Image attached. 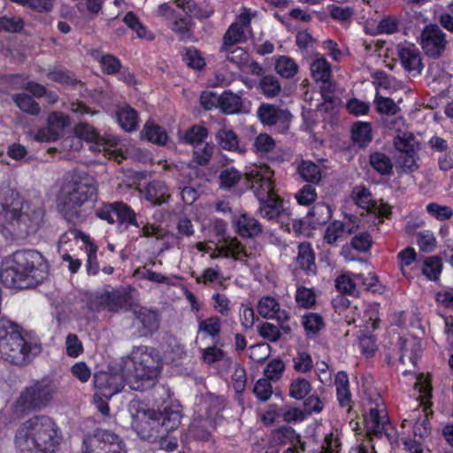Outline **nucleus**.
Returning <instances> with one entry per match:
<instances>
[{
	"label": "nucleus",
	"instance_id": "nucleus-31",
	"mask_svg": "<svg viewBox=\"0 0 453 453\" xmlns=\"http://www.w3.org/2000/svg\"><path fill=\"white\" fill-rule=\"evenodd\" d=\"M297 437L296 430L290 426L284 425L273 429L269 435V444L272 447L294 442Z\"/></svg>",
	"mask_w": 453,
	"mask_h": 453
},
{
	"label": "nucleus",
	"instance_id": "nucleus-17",
	"mask_svg": "<svg viewBox=\"0 0 453 453\" xmlns=\"http://www.w3.org/2000/svg\"><path fill=\"white\" fill-rule=\"evenodd\" d=\"M258 211L260 216L270 221H285L288 219L290 211L285 206V202L279 195H274L265 200H260Z\"/></svg>",
	"mask_w": 453,
	"mask_h": 453
},
{
	"label": "nucleus",
	"instance_id": "nucleus-47",
	"mask_svg": "<svg viewBox=\"0 0 453 453\" xmlns=\"http://www.w3.org/2000/svg\"><path fill=\"white\" fill-rule=\"evenodd\" d=\"M264 125L275 127L279 133H284L289 128V122L293 115H257Z\"/></svg>",
	"mask_w": 453,
	"mask_h": 453
},
{
	"label": "nucleus",
	"instance_id": "nucleus-34",
	"mask_svg": "<svg viewBox=\"0 0 453 453\" xmlns=\"http://www.w3.org/2000/svg\"><path fill=\"white\" fill-rule=\"evenodd\" d=\"M123 22L136 34L137 37L150 42L155 39L154 33L140 21L134 12H128L124 16Z\"/></svg>",
	"mask_w": 453,
	"mask_h": 453
},
{
	"label": "nucleus",
	"instance_id": "nucleus-28",
	"mask_svg": "<svg viewBox=\"0 0 453 453\" xmlns=\"http://www.w3.org/2000/svg\"><path fill=\"white\" fill-rule=\"evenodd\" d=\"M237 234L245 238H253L262 233L261 224L254 218L242 214L235 221Z\"/></svg>",
	"mask_w": 453,
	"mask_h": 453
},
{
	"label": "nucleus",
	"instance_id": "nucleus-49",
	"mask_svg": "<svg viewBox=\"0 0 453 453\" xmlns=\"http://www.w3.org/2000/svg\"><path fill=\"white\" fill-rule=\"evenodd\" d=\"M275 70L281 77L290 79L297 73L298 65L289 57L280 56L276 60Z\"/></svg>",
	"mask_w": 453,
	"mask_h": 453
},
{
	"label": "nucleus",
	"instance_id": "nucleus-19",
	"mask_svg": "<svg viewBox=\"0 0 453 453\" xmlns=\"http://www.w3.org/2000/svg\"><path fill=\"white\" fill-rule=\"evenodd\" d=\"M142 200L151 206H160L170 199L169 188L165 181L153 180L138 189Z\"/></svg>",
	"mask_w": 453,
	"mask_h": 453
},
{
	"label": "nucleus",
	"instance_id": "nucleus-54",
	"mask_svg": "<svg viewBox=\"0 0 453 453\" xmlns=\"http://www.w3.org/2000/svg\"><path fill=\"white\" fill-rule=\"evenodd\" d=\"M297 305L303 309H311L316 303V295L312 288L298 287L295 296Z\"/></svg>",
	"mask_w": 453,
	"mask_h": 453
},
{
	"label": "nucleus",
	"instance_id": "nucleus-4",
	"mask_svg": "<svg viewBox=\"0 0 453 453\" xmlns=\"http://www.w3.org/2000/svg\"><path fill=\"white\" fill-rule=\"evenodd\" d=\"M42 351L38 340L28 337L23 327L4 317L0 318V357L12 365H28Z\"/></svg>",
	"mask_w": 453,
	"mask_h": 453
},
{
	"label": "nucleus",
	"instance_id": "nucleus-43",
	"mask_svg": "<svg viewBox=\"0 0 453 453\" xmlns=\"http://www.w3.org/2000/svg\"><path fill=\"white\" fill-rule=\"evenodd\" d=\"M352 198L358 207L366 211H369L371 207L375 205V200L372 199L371 191L364 185L357 186L353 188Z\"/></svg>",
	"mask_w": 453,
	"mask_h": 453
},
{
	"label": "nucleus",
	"instance_id": "nucleus-1",
	"mask_svg": "<svg viewBox=\"0 0 453 453\" xmlns=\"http://www.w3.org/2000/svg\"><path fill=\"white\" fill-rule=\"evenodd\" d=\"M46 223V209L41 199H27L9 189L0 201V226L12 238L36 234Z\"/></svg>",
	"mask_w": 453,
	"mask_h": 453
},
{
	"label": "nucleus",
	"instance_id": "nucleus-57",
	"mask_svg": "<svg viewBox=\"0 0 453 453\" xmlns=\"http://www.w3.org/2000/svg\"><path fill=\"white\" fill-rule=\"evenodd\" d=\"M357 290L371 291L373 293L380 291L379 278L372 273L367 274L357 273Z\"/></svg>",
	"mask_w": 453,
	"mask_h": 453
},
{
	"label": "nucleus",
	"instance_id": "nucleus-55",
	"mask_svg": "<svg viewBox=\"0 0 453 453\" xmlns=\"http://www.w3.org/2000/svg\"><path fill=\"white\" fill-rule=\"evenodd\" d=\"M219 187L222 189H230L242 179L241 173L234 167L223 169L219 173Z\"/></svg>",
	"mask_w": 453,
	"mask_h": 453
},
{
	"label": "nucleus",
	"instance_id": "nucleus-61",
	"mask_svg": "<svg viewBox=\"0 0 453 453\" xmlns=\"http://www.w3.org/2000/svg\"><path fill=\"white\" fill-rule=\"evenodd\" d=\"M351 247L358 252H367L373 244L372 237L367 231L356 234L350 241Z\"/></svg>",
	"mask_w": 453,
	"mask_h": 453
},
{
	"label": "nucleus",
	"instance_id": "nucleus-2",
	"mask_svg": "<svg viewBox=\"0 0 453 453\" xmlns=\"http://www.w3.org/2000/svg\"><path fill=\"white\" fill-rule=\"evenodd\" d=\"M49 275V265L36 250H19L2 263L0 279L11 288H29L42 283Z\"/></svg>",
	"mask_w": 453,
	"mask_h": 453
},
{
	"label": "nucleus",
	"instance_id": "nucleus-23",
	"mask_svg": "<svg viewBox=\"0 0 453 453\" xmlns=\"http://www.w3.org/2000/svg\"><path fill=\"white\" fill-rule=\"evenodd\" d=\"M296 258L298 268L307 276L317 274L316 256L311 244L308 242H301L297 247Z\"/></svg>",
	"mask_w": 453,
	"mask_h": 453
},
{
	"label": "nucleus",
	"instance_id": "nucleus-42",
	"mask_svg": "<svg viewBox=\"0 0 453 453\" xmlns=\"http://www.w3.org/2000/svg\"><path fill=\"white\" fill-rule=\"evenodd\" d=\"M357 274L346 273L339 275L335 280L336 289L342 294L355 295L358 293Z\"/></svg>",
	"mask_w": 453,
	"mask_h": 453
},
{
	"label": "nucleus",
	"instance_id": "nucleus-37",
	"mask_svg": "<svg viewBox=\"0 0 453 453\" xmlns=\"http://www.w3.org/2000/svg\"><path fill=\"white\" fill-rule=\"evenodd\" d=\"M221 326V319L217 316H211L205 319L198 320V334H203L204 337L216 340L219 337Z\"/></svg>",
	"mask_w": 453,
	"mask_h": 453
},
{
	"label": "nucleus",
	"instance_id": "nucleus-44",
	"mask_svg": "<svg viewBox=\"0 0 453 453\" xmlns=\"http://www.w3.org/2000/svg\"><path fill=\"white\" fill-rule=\"evenodd\" d=\"M258 88L265 96L272 98L280 94L281 85L277 77L269 74L260 79Z\"/></svg>",
	"mask_w": 453,
	"mask_h": 453
},
{
	"label": "nucleus",
	"instance_id": "nucleus-12",
	"mask_svg": "<svg viewBox=\"0 0 453 453\" xmlns=\"http://www.w3.org/2000/svg\"><path fill=\"white\" fill-rule=\"evenodd\" d=\"M418 42L425 55L433 59L440 58L448 45L446 34L437 24H428L424 27Z\"/></svg>",
	"mask_w": 453,
	"mask_h": 453
},
{
	"label": "nucleus",
	"instance_id": "nucleus-27",
	"mask_svg": "<svg viewBox=\"0 0 453 453\" xmlns=\"http://www.w3.org/2000/svg\"><path fill=\"white\" fill-rule=\"evenodd\" d=\"M115 217V220L119 227H140V224L137 221L136 212L129 204L123 201H117Z\"/></svg>",
	"mask_w": 453,
	"mask_h": 453
},
{
	"label": "nucleus",
	"instance_id": "nucleus-39",
	"mask_svg": "<svg viewBox=\"0 0 453 453\" xmlns=\"http://www.w3.org/2000/svg\"><path fill=\"white\" fill-rule=\"evenodd\" d=\"M203 408L206 418L214 420L225 409L224 399L221 396L208 395L203 402Z\"/></svg>",
	"mask_w": 453,
	"mask_h": 453
},
{
	"label": "nucleus",
	"instance_id": "nucleus-6",
	"mask_svg": "<svg viewBox=\"0 0 453 453\" xmlns=\"http://www.w3.org/2000/svg\"><path fill=\"white\" fill-rule=\"evenodd\" d=\"M97 198V188L92 182L73 180L69 190L58 202V211L69 224L76 226L83 223L88 214L83 206Z\"/></svg>",
	"mask_w": 453,
	"mask_h": 453
},
{
	"label": "nucleus",
	"instance_id": "nucleus-5",
	"mask_svg": "<svg viewBox=\"0 0 453 453\" xmlns=\"http://www.w3.org/2000/svg\"><path fill=\"white\" fill-rule=\"evenodd\" d=\"M175 4L186 15L177 12L167 3L158 5L157 15L165 19L167 27L180 41H188L193 37L191 18L206 19L211 15L212 11L203 8L195 0H175Z\"/></svg>",
	"mask_w": 453,
	"mask_h": 453
},
{
	"label": "nucleus",
	"instance_id": "nucleus-24",
	"mask_svg": "<svg viewBox=\"0 0 453 453\" xmlns=\"http://www.w3.org/2000/svg\"><path fill=\"white\" fill-rule=\"evenodd\" d=\"M311 77L314 81L322 82L328 89L332 88V67L324 58L319 57L313 59L310 65Z\"/></svg>",
	"mask_w": 453,
	"mask_h": 453
},
{
	"label": "nucleus",
	"instance_id": "nucleus-8",
	"mask_svg": "<svg viewBox=\"0 0 453 453\" xmlns=\"http://www.w3.org/2000/svg\"><path fill=\"white\" fill-rule=\"evenodd\" d=\"M132 359L134 381H130V388L142 391L145 388V382H148V386L154 384L160 374L163 366L162 357L156 348L140 346L133 351Z\"/></svg>",
	"mask_w": 453,
	"mask_h": 453
},
{
	"label": "nucleus",
	"instance_id": "nucleus-32",
	"mask_svg": "<svg viewBox=\"0 0 453 453\" xmlns=\"http://www.w3.org/2000/svg\"><path fill=\"white\" fill-rule=\"evenodd\" d=\"M331 206L325 203H315L308 212V218L314 227L326 225L332 218Z\"/></svg>",
	"mask_w": 453,
	"mask_h": 453
},
{
	"label": "nucleus",
	"instance_id": "nucleus-48",
	"mask_svg": "<svg viewBox=\"0 0 453 453\" xmlns=\"http://www.w3.org/2000/svg\"><path fill=\"white\" fill-rule=\"evenodd\" d=\"M145 138L153 143L163 145L166 142L168 135L159 125L147 122L143 129Z\"/></svg>",
	"mask_w": 453,
	"mask_h": 453
},
{
	"label": "nucleus",
	"instance_id": "nucleus-58",
	"mask_svg": "<svg viewBox=\"0 0 453 453\" xmlns=\"http://www.w3.org/2000/svg\"><path fill=\"white\" fill-rule=\"evenodd\" d=\"M96 58L102 71L108 75H114L121 69L120 60L111 54H102Z\"/></svg>",
	"mask_w": 453,
	"mask_h": 453
},
{
	"label": "nucleus",
	"instance_id": "nucleus-63",
	"mask_svg": "<svg viewBox=\"0 0 453 453\" xmlns=\"http://www.w3.org/2000/svg\"><path fill=\"white\" fill-rule=\"evenodd\" d=\"M285 368V364L281 359L274 358L266 365L264 374L268 380L277 381L282 377Z\"/></svg>",
	"mask_w": 453,
	"mask_h": 453
},
{
	"label": "nucleus",
	"instance_id": "nucleus-60",
	"mask_svg": "<svg viewBox=\"0 0 453 453\" xmlns=\"http://www.w3.org/2000/svg\"><path fill=\"white\" fill-rule=\"evenodd\" d=\"M24 27V20L19 16H1L0 33H18Z\"/></svg>",
	"mask_w": 453,
	"mask_h": 453
},
{
	"label": "nucleus",
	"instance_id": "nucleus-56",
	"mask_svg": "<svg viewBox=\"0 0 453 453\" xmlns=\"http://www.w3.org/2000/svg\"><path fill=\"white\" fill-rule=\"evenodd\" d=\"M116 204L117 201L112 203L103 202L99 206L95 208V216L105 221L109 225H114L116 223L115 220V213H116Z\"/></svg>",
	"mask_w": 453,
	"mask_h": 453
},
{
	"label": "nucleus",
	"instance_id": "nucleus-9",
	"mask_svg": "<svg viewBox=\"0 0 453 453\" xmlns=\"http://www.w3.org/2000/svg\"><path fill=\"white\" fill-rule=\"evenodd\" d=\"M54 387L49 379L35 380L20 393L16 406L22 412H30L46 407L52 400Z\"/></svg>",
	"mask_w": 453,
	"mask_h": 453
},
{
	"label": "nucleus",
	"instance_id": "nucleus-3",
	"mask_svg": "<svg viewBox=\"0 0 453 453\" xmlns=\"http://www.w3.org/2000/svg\"><path fill=\"white\" fill-rule=\"evenodd\" d=\"M62 439V431L53 418L36 415L18 427L14 445L17 453H56Z\"/></svg>",
	"mask_w": 453,
	"mask_h": 453
},
{
	"label": "nucleus",
	"instance_id": "nucleus-10",
	"mask_svg": "<svg viewBox=\"0 0 453 453\" xmlns=\"http://www.w3.org/2000/svg\"><path fill=\"white\" fill-rule=\"evenodd\" d=\"M81 453H127L122 437L110 430L96 428L84 437Z\"/></svg>",
	"mask_w": 453,
	"mask_h": 453
},
{
	"label": "nucleus",
	"instance_id": "nucleus-16",
	"mask_svg": "<svg viewBox=\"0 0 453 453\" xmlns=\"http://www.w3.org/2000/svg\"><path fill=\"white\" fill-rule=\"evenodd\" d=\"M397 57L405 72L412 76L419 75L423 70L420 50L414 43L402 42L396 48Z\"/></svg>",
	"mask_w": 453,
	"mask_h": 453
},
{
	"label": "nucleus",
	"instance_id": "nucleus-52",
	"mask_svg": "<svg viewBox=\"0 0 453 453\" xmlns=\"http://www.w3.org/2000/svg\"><path fill=\"white\" fill-rule=\"evenodd\" d=\"M280 415L282 421L290 423H299L306 418V413L303 409L292 405L280 406Z\"/></svg>",
	"mask_w": 453,
	"mask_h": 453
},
{
	"label": "nucleus",
	"instance_id": "nucleus-59",
	"mask_svg": "<svg viewBox=\"0 0 453 453\" xmlns=\"http://www.w3.org/2000/svg\"><path fill=\"white\" fill-rule=\"evenodd\" d=\"M417 244L421 251L430 253L435 250L437 242L431 230H424L417 234Z\"/></svg>",
	"mask_w": 453,
	"mask_h": 453
},
{
	"label": "nucleus",
	"instance_id": "nucleus-62",
	"mask_svg": "<svg viewBox=\"0 0 453 453\" xmlns=\"http://www.w3.org/2000/svg\"><path fill=\"white\" fill-rule=\"evenodd\" d=\"M358 345L364 356L372 357L377 351V338L372 334H360L358 336Z\"/></svg>",
	"mask_w": 453,
	"mask_h": 453
},
{
	"label": "nucleus",
	"instance_id": "nucleus-25",
	"mask_svg": "<svg viewBox=\"0 0 453 453\" xmlns=\"http://www.w3.org/2000/svg\"><path fill=\"white\" fill-rule=\"evenodd\" d=\"M155 417L158 419L159 433H170L180 425L181 414L180 411H174L170 407H165L163 411H156Z\"/></svg>",
	"mask_w": 453,
	"mask_h": 453
},
{
	"label": "nucleus",
	"instance_id": "nucleus-26",
	"mask_svg": "<svg viewBox=\"0 0 453 453\" xmlns=\"http://www.w3.org/2000/svg\"><path fill=\"white\" fill-rule=\"evenodd\" d=\"M220 53L232 65L242 70L249 64L250 54L242 47L235 45H221Z\"/></svg>",
	"mask_w": 453,
	"mask_h": 453
},
{
	"label": "nucleus",
	"instance_id": "nucleus-41",
	"mask_svg": "<svg viewBox=\"0 0 453 453\" xmlns=\"http://www.w3.org/2000/svg\"><path fill=\"white\" fill-rule=\"evenodd\" d=\"M351 139L360 147L367 146L372 139L369 123H357L351 128Z\"/></svg>",
	"mask_w": 453,
	"mask_h": 453
},
{
	"label": "nucleus",
	"instance_id": "nucleus-40",
	"mask_svg": "<svg viewBox=\"0 0 453 453\" xmlns=\"http://www.w3.org/2000/svg\"><path fill=\"white\" fill-rule=\"evenodd\" d=\"M297 172L303 180L309 184H318L321 180L319 167L311 161H302L298 165Z\"/></svg>",
	"mask_w": 453,
	"mask_h": 453
},
{
	"label": "nucleus",
	"instance_id": "nucleus-38",
	"mask_svg": "<svg viewBox=\"0 0 453 453\" xmlns=\"http://www.w3.org/2000/svg\"><path fill=\"white\" fill-rule=\"evenodd\" d=\"M369 163L372 168L381 175H390L393 173V164L390 157L383 152L375 151L370 155Z\"/></svg>",
	"mask_w": 453,
	"mask_h": 453
},
{
	"label": "nucleus",
	"instance_id": "nucleus-46",
	"mask_svg": "<svg viewBox=\"0 0 453 453\" xmlns=\"http://www.w3.org/2000/svg\"><path fill=\"white\" fill-rule=\"evenodd\" d=\"M311 391L310 381L304 378H296L290 382L288 395L296 400H303Z\"/></svg>",
	"mask_w": 453,
	"mask_h": 453
},
{
	"label": "nucleus",
	"instance_id": "nucleus-64",
	"mask_svg": "<svg viewBox=\"0 0 453 453\" xmlns=\"http://www.w3.org/2000/svg\"><path fill=\"white\" fill-rule=\"evenodd\" d=\"M298 204L308 206L317 199V191L312 184H305L295 195Z\"/></svg>",
	"mask_w": 453,
	"mask_h": 453
},
{
	"label": "nucleus",
	"instance_id": "nucleus-36",
	"mask_svg": "<svg viewBox=\"0 0 453 453\" xmlns=\"http://www.w3.org/2000/svg\"><path fill=\"white\" fill-rule=\"evenodd\" d=\"M219 146L229 151L244 152L245 147H242L239 143L237 134L233 130L220 129L216 135Z\"/></svg>",
	"mask_w": 453,
	"mask_h": 453
},
{
	"label": "nucleus",
	"instance_id": "nucleus-11",
	"mask_svg": "<svg viewBox=\"0 0 453 453\" xmlns=\"http://www.w3.org/2000/svg\"><path fill=\"white\" fill-rule=\"evenodd\" d=\"M364 422L367 435L380 438L387 434L389 418L380 395L370 399V407L364 416Z\"/></svg>",
	"mask_w": 453,
	"mask_h": 453
},
{
	"label": "nucleus",
	"instance_id": "nucleus-51",
	"mask_svg": "<svg viewBox=\"0 0 453 453\" xmlns=\"http://www.w3.org/2000/svg\"><path fill=\"white\" fill-rule=\"evenodd\" d=\"M247 33L249 32L240 27L239 25L232 23L223 36L222 45H236L243 42L247 39Z\"/></svg>",
	"mask_w": 453,
	"mask_h": 453
},
{
	"label": "nucleus",
	"instance_id": "nucleus-30",
	"mask_svg": "<svg viewBox=\"0 0 453 453\" xmlns=\"http://www.w3.org/2000/svg\"><path fill=\"white\" fill-rule=\"evenodd\" d=\"M73 133L78 139L86 141L89 143H94L98 147L107 143L105 138H104L96 128L88 124H77L73 128Z\"/></svg>",
	"mask_w": 453,
	"mask_h": 453
},
{
	"label": "nucleus",
	"instance_id": "nucleus-29",
	"mask_svg": "<svg viewBox=\"0 0 453 453\" xmlns=\"http://www.w3.org/2000/svg\"><path fill=\"white\" fill-rule=\"evenodd\" d=\"M136 319L142 325L141 334L142 335L152 334L158 328V315L152 310L142 307L136 312Z\"/></svg>",
	"mask_w": 453,
	"mask_h": 453
},
{
	"label": "nucleus",
	"instance_id": "nucleus-21",
	"mask_svg": "<svg viewBox=\"0 0 453 453\" xmlns=\"http://www.w3.org/2000/svg\"><path fill=\"white\" fill-rule=\"evenodd\" d=\"M93 383L99 393L105 397L119 393L124 388L121 375L107 372H96L93 376Z\"/></svg>",
	"mask_w": 453,
	"mask_h": 453
},
{
	"label": "nucleus",
	"instance_id": "nucleus-35",
	"mask_svg": "<svg viewBox=\"0 0 453 453\" xmlns=\"http://www.w3.org/2000/svg\"><path fill=\"white\" fill-rule=\"evenodd\" d=\"M443 269L442 260L438 256H430L424 259L421 273L431 281H438L440 280Z\"/></svg>",
	"mask_w": 453,
	"mask_h": 453
},
{
	"label": "nucleus",
	"instance_id": "nucleus-18",
	"mask_svg": "<svg viewBox=\"0 0 453 453\" xmlns=\"http://www.w3.org/2000/svg\"><path fill=\"white\" fill-rule=\"evenodd\" d=\"M48 126L40 128L35 140L40 142H50L57 141L66 127L71 126L70 115H48Z\"/></svg>",
	"mask_w": 453,
	"mask_h": 453
},
{
	"label": "nucleus",
	"instance_id": "nucleus-22",
	"mask_svg": "<svg viewBox=\"0 0 453 453\" xmlns=\"http://www.w3.org/2000/svg\"><path fill=\"white\" fill-rule=\"evenodd\" d=\"M336 399L341 408L349 412L353 408V396L350 391L349 375L345 371H339L334 377Z\"/></svg>",
	"mask_w": 453,
	"mask_h": 453
},
{
	"label": "nucleus",
	"instance_id": "nucleus-33",
	"mask_svg": "<svg viewBox=\"0 0 453 453\" xmlns=\"http://www.w3.org/2000/svg\"><path fill=\"white\" fill-rule=\"evenodd\" d=\"M302 325L309 338L317 335L326 326L324 318L317 312H306L302 316Z\"/></svg>",
	"mask_w": 453,
	"mask_h": 453
},
{
	"label": "nucleus",
	"instance_id": "nucleus-14",
	"mask_svg": "<svg viewBox=\"0 0 453 453\" xmlns=\"http://www.w3.org/2000/svg\"><path fill=\"white\" fill-rule=\"evenodd\" d=\"M255 196L258 201L274 195L273 172L268 166L256 167L247 173Z\"/></svg>",
	"mask_w": 453,
	"mask_h": 453
},
{
	"label": "nucleus",
	"instance_id": "nucleus-20",
	"mask_svg": "<svg viewBox=\"0 0 453 453\" xmlns=\"http://www.w3.org/2000/svg\"><path fill=\"white\" fill-rule=\"evenodd\" d=\"M397 346V356L399 363L404 365L405 358H408V360L416 368L418 361L421 358L423 354L421 341L416 337L399 336Z\"/></svg>",
	"mask_w": 453,
	"mask_h": 453
},
{
	"label": "nucleus",
	"instance_id": "nucleus-7",
	"mask_svg": "<svg viewBox=\"0 0 453 453\" xmlns=\"http://www.w3.org/2000/svg\"><path fill=\"white\" fill-rule=\"evenodd\" d=\"M384 120L389 122L388 127L395 130L394 146L397 151V172L399 173H411L418 170V152L420 150V142L411 132L402 131L395 127L396 125L403 123L402 115H385Z\"/></svg>",
	"mask_w": 453,
	"mask_h": 453
},
{
	"label": "nucleus",
	"instance_id": "nucleus-50",
	"mask_svg": "<svg viewBox=\"0 0 453 453\" xmlns=\"http://www.w3.org/2000/svg\"><path fill=\"white\" fill-rule=\"evenodd\" d=\"M280 303L276 298L271 296H263L257 303V312L264 319H271L277 314Z\"/></svg>",
	"mask_w": 453,
	"mask_h": 453
},
{
	"label": "nucleus",
	"instance_id": "nucleus-45",
	"mask_svg": "<svg viewBox=\"0 0 453 453\" xmlns=\"http://www.w3.org/2000/svg\"><path fill=\"white\" fill-rule=\"evenodd\" d=\"M241 98L237 95L225 91L220 95V103L219 109L222 113H241Z\"/></svg>",
	"mask_w": 453,
	"mask_h": 453
},
{
	"label": "nucleus",
	"instance_id": "nucleus-13",
	"mask_svg": "<svg viewBox=\"0 0 453 453\" xmlns=\"http://www.w3.org/2000/svg\"><path fill=\"white\" fill-rule=\"evenodd\" d=\"M131 426L142 441L156 442L160 436L158 419L155 417L154 410L137 411L135 415H133Z\"/></svg>",
	"mask_w": 453,
	"mask_h": 453
},
{
	"label": "nucleus",
	"instance_id": "nucleus-53",
	"mask_svg": "<svg viewBox=\"0 0 453 453\" xmlns=\"http://www.w3.org/2000/svg\"><path fill=\"white\" fill-rule=\"evenodd\" d=\"M13 101L23 113H40L39 104L27 94H16L13 96Z\"/></svg>",
	"mask_w": 453,
	"mask_h": 453
},
{
	"label": "nucleus",
	"instance_id": "nucleus-15",
	"mask_svg": "<svg viewBox=\"0 0 453 453\" xmlns=\"http://www.w3.org/2000/svg\"><path fill=\"white\" fill-rule=\"evenodd\" d=\"M127 302V295L120 291H104L89 298L88 307L94 311L107 310L111 312H115L121 310Z\"/></svg>",
	"mask_w": 453,
	"mask_h": 453
}]
</instances>
